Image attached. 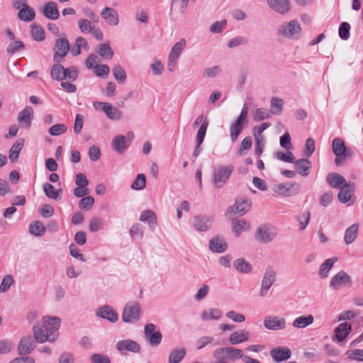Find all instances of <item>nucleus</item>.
<instances>
[{"mask_svg": "<svg viewBox=\"0 0 363 363\" xmlns=\"http://www.w3.org/2000/svg\"><path fill=\"white\" fill-rule=\"evenodd\" d=\"M60 323L61 320L58 317H43L42 323H36L33 327L35 340L40 343L55 341V333L58 330Z\"/></svg>", "mask_w": 363, "mask_h": 363, "instance_id": "obj_1", "label": "nucleus"}, {"mask_svg": "<svg viewBox=\"0 0 363 363\" xmlns=\"http://www.w3.org/2000/svg\"><path fill=\"white\" fill-rule=\"evenodd\" d=\"M332 149L335 155V163L338 167L344 164L347 156L352 155V151L347 149L344 140L340 138L333 140Z\"/></svg>", "mask_w": 363, "mask_h": 363, "instance_id": "obj_2", "label": "nucleus"}, {"mask_svg": "<svg viewBox=\"0 0 363 363\" xmlns=\"http://www.w3.org/2000/svg\"><path fill=\"white\" fill-rule=\"evenodd\" d=\"M301 30V28L297 21L292 20L279 25L277 28V35L290 39H297Z\"/></svg>", "mask_w": 363, "mask_h": 363, "instance_id": "obj_3", "label": "nucleus"}, {"mask_svg": "<svg viewBox=\"0 0 363 363\" xmlns=\"http://www.w3.org/2000/svg\"><path fill=\"white\" fill-rule=\"evenodd\" d=\"M277 235V229L269 225H262L256 230L255 238L260 243H269Z\"/></svg>", "mask_w": 363, "mask_h": 363, "instance_id": "obj_4", "label": "nucleus"}, {"mask_svg": "<svg viewBox=\"0 0 363 363\" xmlns=\"http://www.w3.org/2000/svg\"><path fill=\"white\" fill-rule=\"evenodd\" d=\"M140 307L137 301L128 302L123 312L122 319L125 323H135L140 319Z\"/></svg>", "mask_w": 363, "mask_h": 363, "instance_id": "obj_5", "label": "nucleus"}, {"mask_svg": "<svg viewBox=\"0 0 363 363\" xmlns=\"http://www.w3.org/2000/svg\"><path fill=\"white\" fill-rule=\"evenodd\" d=\"M277 281V272L276 270L270 266H268L264 272L263 277L262 279L260 290H259V296L261 297H264L267 296L268 291L271 288V286L276 282Z\"/></svg>", "mask_w": 363, "mask_h": 363, "instance_id": "obj_6", "label": "nucleus"}, {"mask_svg": "<svg viewBox=\"0 0 363 363\" xmlns=\"http://www.w3.org/2000/svg\"><path fill=\"white\" fill-rule=\"evenodd\" d=\"M233 165L219 167L213 171L212 182L217 188L222 187L233 171Z\"/></svg>", "mask_w": 363, "mask_h": 363, "instance_id": "obj_7", "label": "nucleus"}, {"mask_svg": "<svg viewBox=\"0 0 363 363\" xmlns=\"http://www.w3.org/2000/svg\"><path fill=\"white\" fill-rule=\"evenodd\" d=\"M352 278L345 271H340L333 276L330 281V287L333 290H339L342 287L351 286Z\"/></svg>", "mask_w": 363, "mask_h": 363, "instance_id": "obj_8", "label": "nucleus"}, {"mask_svg": "<svg viewBox=\"0 0 363 363\" xmlns=\"http://www.w3.org/2000/svg\"><path fill=\"white\" fill-rule=\"evenodd\" d=\"M13 6L14 9L19 10L18 17L21 21L30 22L35 18V11L28 4L25 3L21 4V1H14Z\"/></svg>", "mask_w": 363, "mask_h": 363, "instance_id": "obj_9", "label": "nucleus"}, {"mask_svg": "<svg viewBox=\"0 0 363 363\" xmlns=\"http://www.w3.org/2000/svg\"><path fill=\"white\" fill-rule=\"evenodd\" d=\"M213 356L216 359L226 358L230 360H235L244 357L242 350L234 347H222L215 350Z\"/></svg>", "mask_w": 363, "mask_h": 363, "instance_id": "obj_10", "label": "nucleus"}, {"mask_svg": "<svg viewBox=\"0 0 363 363\" xmlns=\"http://www.w3.org/2000/svg\"><path fill=\"white\" fill-rule=\"evenodd\" d=\"M213 218L211 216L197 215L194 218L193 225L196 231L206 232L211 229Z\"/></svg>", "mask_w": 363, "mask_h": 363, "instance_id": "obj_11", "label": "nucleus"}, {"mask_svg": "<svg viewBox=\"0 0 363 363\" xmlns=\"http://www.w3.org/2000/svg\"><path fill=\"white\" fill-rule=\"evenodd\" d=\"M274 194L281 196H290L298 192V187L296 184H279L272 187Z\"/></svg>", "mask_w": 363, "mask_h": 363, "instance_id": "obj_12", "label": "nucleus"}, {"mask_svg": "<svg viewBox=\"0 0 363 363\" xmlns=\"http://www.w3.org/2000/svg\"><path fill=\"white\" fill-rule=\"evenodd\" d=\"M116 348L121 354H124L125 352L139 353L141 349L139 343L130 339L117 342L116 344Z\"/></svg>", "mask_w": 363, "mask_h": 363, "instance_id": "obj_13", "label": "nucleus"}, {"mask_svg": "<svg viewBox=\"0 0 363 363\" xmlns=\"http://www.w3.org/2000/svg\"><path fill=\"white\" fill-rule=\"evenodd\" d=\"M264 326L269 330H284L286 328V322L284 318L268 315L264 320Z\"/></svg>", "mask_w": 363, "mask_h": 363, "instance_id": "obj_14", "label": "nucleus"}, {"mask_svg": "<svg viewBox=\"0 0 363 363\" xmlns=\"http://www.w3.org/2000/svg\"><path fill=\"white\" fill-rule=\"evenodd\" d=\"M35 339L30 335L23 337L18 345V352L20 355H25L32 352L35 347Z\"/></svg>", "mask_w": 363, "mask_h": 363, "instance_id": "obj_15", "label": "nucleus"}, {"mask_svg": "<svg viewBox=\"0 0 363 363\" xmlns=\"http://www.w3.org/2000/svg\"><path fill=\"white\" fill-rule=\"evenodd\" d=\"M55 48L57 51L54 55V61L60 63V60L59 58L65 57L69 50L68 40L66 38H58L55 42Z\"/></svg>", "mask_w": 363, "mask_h": 363, "instance_id": "obj_16", "label": "nucleus"}, {"mask_svg": "<svg viewBox=\"0 0 363 363\" xmlns=\"http://www.w3.org/2000/svg\"><path fill=\"white\" fill-rule=\"evenodd\" d=\"M33 114V109L29 106L18 113V121L23 128L28 129L30 127Z\"/></svg>", "mask_w": 363, "mask_h": 363, "instance_id": "obj_17", "label": "nucleus"}, {"mask_svg": "<svg viewBox=\"0 0 363 363\" xmlns=\"http://www.w3.org/2000/svg\"><path fill=\"white\" fill-rule=\"evenodd\" d=\"M96 315L99 317L106 319L111 323H116L118 319L117 313L108 305H104L100 307L96 312Z\"/></svg>", "mask_w": 363, "mask_h": 363, "instance_id": "obj_18", "label": "nucleus"}, {"mask_svg": "<svg viewBox=\"0 0 363 363\" xmlns=\"http://www.w3.org/2000/svg\"><path fill=\"white\" fill-rule=\"evenodd\" d=\"M270 356L274 361L279 362L291 358V352L287 347H275L270 350Z\"/></svg>", "mask_w": 363, "mask_h": 363, "instance_id": "obj_19", "label": "nucleus"}, {"mask_svg": "<svg viewBox=\"0 0 363 363\" xmlns=\"http://www.w3.org/2000/svg\"><path fill=\"white\" fill-rule=\"evenodd\" d=\"M209 249L217 253H222L228 249V244L223 237H213L209 242Z\"/></svg>", "mask_w": 363, "mask_h": 363, "instance_id": "obj_20", "label": "nucleus"}, {"mask_svg": "<svg viewBox=\"0 0 363 363\" xmlns=\"http://www.w3.org/2000/svg\"><path fill=\"white\" fill-rule=\"evenodd\" d=\"M101 15L109 25L117 26L119 23L118 13L112 8L106 7L102 10Z\"/></svg>", "mask_w": 363, "mask_h": 363, "instance_id": "obj_21", "label": "nucleus"}, {"mask_svg": "<svg viewBox=\"0 0 363 363\" xmlns=\"http://www.w3.org/2000/svg\"><path fill=\"white\" fill-rule=\"evenodd\" d=\"M340 189L337 194L338 200L340 203H345L351 199L352 194L354 191V184H346Z\"/></svg>", "mask_w": 363, "mask_h": 363, "instance_id": "obj_22", "label": "nucleus"}, {"mask_svg": "<svg viewBox=\"0 0 363 363\" xmlns=\"http://www.w3.org/2000/svg\"><path fill=\"white\" fill-rule=\"evenodd\" d=\"M111 146L114 151L119 154L123 153L128 148L126 138L123 135H118L113 138Z\"/></svg>", "mask_w": 363, "mask_h": 363, "instance_id": "obj_23", "label": "nucleus"}, {"mask_svg": "<svg viewBox=\"0 0 363 363\" xmlns=\"http://www.w3.org/2000/svg\"><path fill=\"white\" fill-rule=\"evenodd\" d=\"M326 182L334 189H339L347 184L345 179L337 173H330L327 175Z\"/></svg>", "mask_w": 363, "mask_h": 363, "instance_id": "obj_24", "label": "nucleus"}, {"mask_svg": "<svg viewBox=\"0 0 363 363\" xmlns=\"http://www.w3.org/2000/svg\"><path fill=\"white\" fill-rule=\"evenodd\" d=\"M352 330L351 325L347 323H340L335 329V335L338 342L343 341Z\"/></svg>", "mask_w": 363, "mask_h": 363, "instance_id": "obj_25", "label": "nucleus"}, {"mask_svg": "<svg viewBox=\"0 0 363 363\" xmlns=\"http://www.w3.org/2000/svg\"><path fill=\"white\" fill-rule=\"evenodd\" d=\"M250 338V333L244 330L233 332L229 337V341L232 345H238L247 341Z\"/></svg>", "mask_w": 363, "mask_h": 363, "instance_id": "obj_26", "label": "nucleus"}, {"mask_svg": "<svg viewBox=\"0 0 363 363\" xmlns=\"http://www.w3.org/2000/svg\"><path fill=\"white\" fill-rule=\"evenodd\" d=\"M247 125V123L244 122L239 121L236 120L235 122L232 123L230 125V137L232 143H235L239 136V135L242 131L244 127Z\"/></svg>", "mask_w": 363, "mask_h": 363, "instance_id": "obj_27", "label": "nucleus"}, {"mask_svg": "<svg viewBox=\"0 0 363 363\" xmlns=\"http://www.w3.org/2000/svg\"><path fill=\"white\" fill-rule=\"evenodd\" d=\"M272 10L279 14H285L291 9L289 1H268Z\"/></svg>", "mask_w": 363, "mask_h": 363, "instance_id": "obj_28", "label": "nucleus"}, {"mask_svg": "<svg viewBox=\"0 0 363 363\" xmlns=\"http://www.w3.org/2000/svg\"><path fill=\"white\" fill-rule=\"evenodd\" d=\"M104 112L106 116L112 121H119L123 118L122 111L109 103L105 104Z\"/></svg>", "mask_w": 363, "mask_h": 363, "instance_id": "obj_29", "label": "nucleus"}, {"mask_svg": "<svg viewBox=\"0 0 363 363\" xmlns=\"http://www.w3.org/2000/svg\"><path fill=\"white\" fill-rule=\"evenodd\" d=\"M314 321V318L312 315H301L296 318L293 323L292 326L295 328H305L311 325Z\"/></svg>", "mask_w": 363, "mask_h": 363, "instance_id": "obj_30", "label": "nucleus"}, {"mask_svg": "<svg viewBox=\"0 0 363 363\" xmlns=\"http://www.w3.org/2000/svg\"><path fill=\"white\" fill-rule=\"evenodd\" d=\"M43 13L48 18L51 20H56L60 16L57 4L54 1H49L46 4L43 8Z\"/></svg>", "mask_w": 363, "mask_h": 363, "instance_id": "obj_31", "label": "nucleus"}, {"mask_svg": "<svg viewBox=\"0 0 363 363\" xmlns=\"http://www.w3.org/2000/svg\"><path fill=\"white\" fill-rule=\"evenodd\" d=\"M296 169L298 172L303 177H306L310 174L311 169V163L307 159H300L294 162Z\"/></svg>", "mask_w": 363, "mask_h": 363, "instance_id": "obj_32", "label": "nucleus"}, {"mask_svg": "<svg viewBox=\"0 0 363 363\" xmlns=\"http://www.w3.org/2000/svg\"><path fill=\"white\" fill-rule=\"evenodd\" d=\"M235 212L240 215L245 214L251 207V201L249 199L238 198L235 203Z\"/></svg>", "mask_w": 363, "mask_h": 363, "instance_id": "obj_33", "label": "nucleus"}, {"mask_svg": "<svg viewBox=\"0 0 363 363\" xmlns=\"http://www.w3.org/2000/svg\"><path fill=\"white\" fill-rule=\"evenodd\" d=\"M359 225L354 223L347 228L345 230L344 241L347 245L352 244L357 237Z\"/></svg>", "mask_w": 363, "mask_h": 363, "instance_id": "obj_34", "label": "nucleus"}, {"mask_svg": "<svg viewBox=\"0 0 363 363\" xmlns=\"http://www.w3.org/2000/svg\"><path fill=\"white\" fill-rule=\"evenodd\" d=\"M43 191L50 199L54 200H60L61 199L60 194L62 193V189H56L55 186L49 183H45L43 185Z\"/></svg>", "mask_w": 363, "mask_h": 363, "instance_id": "obj_35", "label": "nucleus"}, {"mask_svg": "<svg viewBox=\"0 0 363 363\" xmlns=\"http://www.w3.org/2000/svg\"><path fill=\"white\" fill-rule=\"evenodd\" d=\"M233 267L239 272L248 274L252 271V265L243 258H238L233 262Z\"/></svg>", "mask_w": 363, "mask_h": 363, "instance_id": "obj_36", "label": "nucleus"}, {"mask_svg": "<svg viewBox=\"0 0 363 363\" xmlns=\"http://www.w3.org/2000/svg\"><path fill=\"white\" fill-rule=\"evenodd\" d=\"M140 220L142 222L147 221L148 225L151 228H153L157 224L156 215L151 210L143 211L140 214Z\"/></svg>", "mask_w": 363, "mask_h": 363, "instance_id": "obj_37", "label": "nucleus"}, {"mask_svg": "<svg viewBox=\"0 0 363 363\" xmlns=\"http://www.w3.org/2000/svg\"><path fill=\"white\" fill-rule=\"evenodd\" d=\"M337 260V257H332L325 260V262L320 265L319 270V276L322 278H326L328 276V273L333 267L334 263Z\"/></svg>", "mask_w": 363, "mask_h": 363, "instance_id": "obj_38", "label": "nucleus"}, {"mask_svg": "<svg viewBox=\"0 0 363 363\" xmlns=\"http://www.w3.org/2000/svg\"><path fill=\"white\" fill-rule=\"evenodd\" d=\"M186 355V350L184 348H176L172 350L169 355V363H179Z\"/></svg>", "mask_w": 363, "mask_h": 363, "instance_id": "obj_39", "label": "nucleus"}, {"mask_svg": "<svg viewBox=\"0 0 363 363\" xmlns=\"http://www.w3.org/2000/svg\"><path fill=\"white\" fill-rule=\"evenodd\" d=\"M24 144L23 139L17 140L15 143L11 146L9 151V159L13 162L18 160L19 153L22 150Z\"/></svg>", "mask_w": 363, "mask_h": 363, "instance_id": "obj_40", "label": "nucleus"}, {"mask_svg": "<svg viewBox=\"0 0 363 363\" xmlns=\"http://www.w3.org/2000/svg\"><path fill=\"white\" fill-rule=\"evenodd\" d=\"M221 316L222 312L218 308H210L208 311H204L201 313V319L204 321L218 320Z\"/></svg>", "mask_w": 363, "mask_h": 363, "instance_id": "obj_41", "label": "nucleus"}, {"mask_svg": "<svg viewBox=\"0 0 363 363\" xmlns=\"http://www.w3.org/2000/svg\"><path fill=\"white\" fill-rule=\"evenodd\" d=\"M46 228L40 221H34L29 225V233L35 236H42L45 233Z\"/></svg>", "mask_w": 363, "mask_h": 363, "instance_id": "obj_42", "label": "nucleus"}, {"mask_svg": "<svg viewBox=\"0 0 363 363\" xmlns=\"http://www.w3.org/2000/svg\"><path fill=\"white\" fill-rule=\"evenodd\" d=\"M188 1H172L171 12L175 16L181 15L186 11Z\"/></svg>", "mask_w": 363, "mask_h": 363, "instance_id": "obj_43", "label": "nucleus"}, {"mask_svg": "<svg viewBox=\"0 0 363 363\" xmlns=\"http://www.w3.org/2000/svg\"><path fill=\"white\" fill-rule=\"evenodd\" d=\"M232 226L235 236L238 237L242 231L249 228L250 225L244 219H241L232 220Z\"/></svg>", "mask_w": 363, "mask_h": 363, "instance_id": "obj_44", "label": "nucleus"}, {"mask_svg": "<svg viewBox=\"0 0 363 363\" xmlns=\"http://www.w3.org/2000/svg\"><path fill=\"white\" fill-rule=\"evenodd\" d=\"M284 101L278 97H272L270 101V112L274 115H279L283 111Z\"/></svg>", "mask_w": 363, "mask_h": 363, "instance_id": "obj_45", "label": "nucleus"}, {"mask_svg": "<svg viewBox=\"0 0 363 363\" xmlns=\"http://www.w3.org/2000/svg\"><path fill=\"white\" fill-rule=\"evenodd\" d=\"M96 52L104 59H111L113 52L108 43H103L99 45Z\"/></svg>", "mask_w": 363, "mask_h": 363, "instance_id": "obj_46", "label": "nucleus"}, {"mask_svg": "<svg viewBox=\"0 0 363 363\" xmlns=\"http://www.w3.org/2000/svg\"><path fill=\"white\" fill-rule=\"evenodd\" d=\"M185 45L186 41L184 39H181L179 42L175 43L170 50L169 55V58L177 59L182 51L184 50Z\"/></svg>", "mask_w": 363, "mask_h": 363, "instance_id": "obj_47", "label": "nucleus"}, {"mask_svg": "<svg viewBox=\"0 0 363 363\" xmlns=\"http://www.w3.org/2000/svg\"><path fill=\"white\" fill-rule=\"evenodd\" d=\"M64 67L60 63L57 62V64H55L52 65L50 71L51 77L57 80V81H62L63 80V75H64Z\"/></svg>", "mask_w": 363, "mask_h": 363, "instance_id": "obj_48", "label": "nucleus"}, {"mask_svg": "<svg viewBox=\"0 0 363 363\" xmlns=\"http://www.w3.org/2000/svg\"><path fill=\"white\" fill-rule=\"evenodd\" d=\"M208 125V121L206 118L201 125L196 134V143L201 145L206 133L207 128Z\"/></svg>", "mask_w": 363, "mask_h": 363, "instance_id": "obj_49", "label": "nucleus"}, {"mask_svg": "<svg viewBox=\"0 0 363 363\" xmlns=\"http://www.w3.org/2000/svg\"><path fill=\"white\" fill-rule=\"evenodd\" d=\"M113 74L116 80L120 84H123L126 79L125 69L121 65H116L113 69Z\"/></svg>", "mask_w": 363, "mask_h": 363, "instance_id": "obj_50", "label": "nucleus"}, {"mask_svg": "<svg viewBox=\"0 0 363 363\" xmlns=\"http://www.w3.org/2000/svg\"><path fill=\"white\" fill-rule=\"evenodd\" d=\"M146 186V177L144 174H138L131 184V188L135 190H142Z\"/></svg>", "mask_w": 363, "mask_h": 363, "instance_id": "obj_51", "label": "nucleus"}, {"mask_svg": "<svg viewBox=\"0 0 363 363\" xmlns=\"http://www.w3.org/2000/svg\"><path fill=\"white\" fill-rule=\"evenodd\" d=\"M31 36L36 41H43L45 39V31L40 26H31Z\"/></svg>", "mask_w": 363, "mask_h": 363, "instance_id": "obj_52", "label": "nucleus"}, {"mask_svg": "<svg viewBox=\"0 0 363 363\" xmlns=\"http://www.w3.org/2000/svg\"><path fill=\"white\" fill-rule=\"evenodd\" d=\"M271 112L266 108H257L252 115V118L255 121H260L270 118Z\"/></svg>", "mask_w": 363, "mask_h": 363, "instance_id": "obj_53", "label": "nucleus"}, {"mask_svg": "<svg viewBox=\"0 0 363 363\" xmlns=\"http://www.w3.org/2000/svg\"><path fill=\"white\" fill-rule=\"evenodd\" d=\"M248 42L249 40L247 38L239 35L230 40L228 43V47L229 48H233L239 45H247Z\"/></svg>", "mask_w": 363, "mask_h": 363, "instance_id": "obj_54", "label": "nucleus"}, {"mask_svg": "<svg viewBox=\"0 0 363 363\" xmlns=\"http://www.w3.org/2000/svg\"><path fill=\"white\" fill-rule=\"evenodd\" d=\"M94 198L91 196H87L79 201V207L82 210L89 211L94 206Z\"/></svg>", "mask_w": 363, "mask_h": 363, "instance_id": "obj_55", "label": "nucleus"}, {"mask_svg": "<svg viewBox=\"0 0 363 363\" xmlns=\"http://www.w3.org/2000/svg\"><path fill=\"white\" fill-rule=\"evenodd\" d=\"M67 127L63 123H58L50 128L48 133L52 136H58L66 132Z\"/></svg>", "mask_w": 363, "mask_h": 363, "instance_id": "obj_56", "label": "nucleus"}, {"mask_svg": "<svg viewBox=\"0 0 363 363\" xmlns=\"http://www.w3.org/2000/svg\"><path fill=\"white\" fill-rule=\"evenodd\" d=\"M78 26L82 33H91L94 28L91 20L80 18L78 21Z\"/></svg>", "mask_w": 363, "mask_h": 363, "instance_id": "obj_57", "label": "nucleus"}, {"mask_svg": "<svg viewBox=\"0 0 363 363\" xmlns=\"http://www.w3.org/2000/svg\"><path fill=\"white\" fill-rule=\"evenodd\" d=\"M14 283V279L11 275H6L0 284V293L7 291L10 286Z\"/></svg>", "mask_w": 363, "mask_h": 363, "instance_id": "obj_58", "label": "nucleus"}, {"mask_svg": "<svg viewBox=\"0 0 363 363\" xmlns=\"http://www.w3.org/2000/svg\"><path fill=\"white\" fill-rule=\"evenodd\" d=\"M252 147V138L250 136L245 137L240 145L238 154L240 156L245 155V151L249 150Z\"/></svg>", "mask_w": 363, "mask_h": 363, "instance_id": "obj_59", "label": "nucleus"}, {"mask_svg": "<svg viewBox=\"0 0 363 363\" xmlns=\"http://www.w3.org/2000/svg\"><path fill=\"white\" fill-rule=\"evenodd\" d=\"M255 153L256 155L259 156L262 155L264 147V138L263 135H255Z\"/></svg>", "mask_w": 363, "mask_h": 363, "instance_id": "obj_60", "label": "nucleus"}, {"mask_svg": "<svg viewBox=\"0 0 363 363\" xmlns=\"http://www.w3.org/2000/svg\"><path fill=\"white\" fill-rule=\"evenodd\" d=\"M25 45L22 41L16 40L11 43L6 48V52L9 54H14L15 52L23 49Z\"/></svg>", "mask_w": 363, "mask_h": 363, "instance_id": "obj_61", "label": "nucleus"}, {"mask_svg": "<svg viewBox=\"0 0 363 363\" xmlns=\"http://www.w3.org/2000/svg\"><path fill=\"white\" fill-rule=\"evenodd\" d=\"M350 25L347 22H343L340 24L339 28V36L342 40H348L350 38Z\"/></svg>", "mask_w": 363, "mask_h": 363, "instance_id": "obj_62", "label": "nucleus"}, {"mask_svg": "<svg viewBox=\"0 0 363 363\" xmlns=\"http://www.w3.org/2000/svg\"><path fill=\"white\" fill-rule=\"evenodd\" d=\"M64 75L62 77L63 79L74 81L78 76L77 70L74 67H70L66 69L64 68Z\"/></svg>", "mask_w": 363, "mask_h": 363, "instance_id": "obj_63", "label": "nucleus"}, {"mask_svg": "<svg viewBox=\"0 0 363 363\" xmlns=\"http://www.w3.org/2000/svg\"><path fill=\"white\" fill-rule=\"evenodd\" d=\"M103 220L100 218H93L89 221V229L91 232L95 233L99 230L101 228Z\"/></svg>", "mask_w": 363, "mask_h": 363, "instance_id": "obj_64", "label": "nucleus"}]
</instances>
